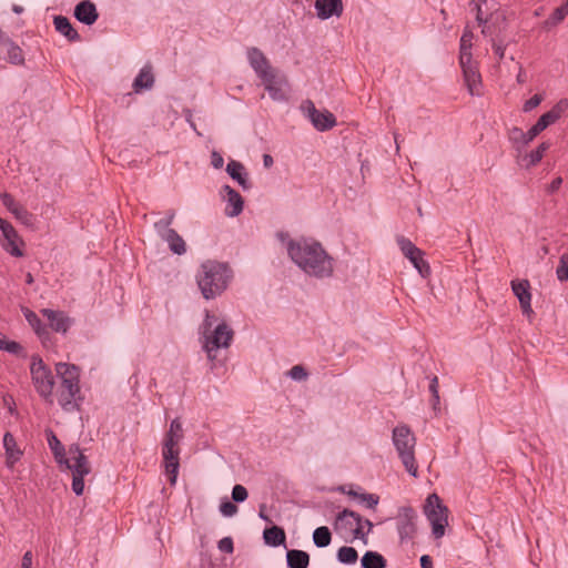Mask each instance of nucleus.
<instances>
[{
  "label": "nucleus",
  "instance_id": "393cba45",
  "mask_svg": "<svg viewBox=\"0 0 568 568\" xmlns=\"http://www.w3.org/2000/svg\"><path fill=\"white\" fill-rule=\"evenodd\" d=\"M3 447L6 449L7 465L11 468L22 456L13 435L7 432L3 436Z\"/></svg>",
  "mask_w": 568,
  "mask_h": 568
},
{
  "label": "nucleus",
  "instance_id": "f257e3e1",
  "mask_svg": "<svg viewBox=\"0 0 568 568\" xmlns=\"http://www.w3.org/2000/svg\"><path fill=\"white\" fill-rule=\"evenodd\" d=\"M286 248L292 261L306 274L317 278L332 276L333 257L328 255L321 243L308 240H290Z\"/></svg>",
  "mask_w": 568,
  "mask_h": 568
},
{
  "label": "nucleus",
  "instance_id": "052dcab7",
  "mask_svg": "<svg viewBox=\"0 0 568 568\" xmlns=\"http://www.w3.org/2000/svg\"><path fill=\"white\" fill-rule=\"evenodd\" d=\"M13 229L14 227L9 222L0 217V230L3 235H13Z\"/></svg>",
  "mask_w": 568,
  "mask_h": 568
},
{
  "label": "nucleus",
  "instance_id": "9b49d317",
  "mask_svg": "<svg viewBox=\"0 0 568 568\" xmlns=\"http://www.w3.org/2000/svg\"><path fill=\"white\" fill-rule=\"evenodd\" d=\"M265 90L272 100L283 102L288 99V81L284 74L276 69L266 77L261 78Z\"/></svg>",
  "mask_w": 568,
  "mask_h": 568
},
{
  "label": "nucleus",
  "instance_id": "49530a36",
  "mask_svg": "<svg viewBox=\"0 0 568 568\" xmlns=\"http://www.w3.org/2000/svg\"><path fill=\"white\" fill-rule=\"evenodd\" d=\"M237 506L230 500H224L220 505V511L225 517H232L237 513Z\"/></svg>",
  "mask_w": 568,
  "mask_h": 568
},
{
  "label": "nucleus",
  "instance_id": "dca6fc26",
  "mask_svg": "<svg viewBox=\"0 0 568 568\" xmlns=\"http://www.w3.org/2000/svg\"><path fill=\"white\" fill-rule=\"evenodd\" d=\"M567 106L566 101H560L550 111L544 113L538 121L530 128V135H538L549 125L555 123Z\"/></svg>",
  "mask_w": 568,
  "mask_h": 568
},
{
  "label": "nucleus",
  "instance_id": "bb28decb",
  "mask_svg": "<svg viewBox=\"0 0 568 568\" xmlns=\"http://www.w3.org/2000/svg\"><path fill=\"white\" fill-rule=\"evenodd\" d=\"M226 172L244 190H248L251 187V184L247 179V173L245 172V168L241 162L232 160L226 166Z\"/></svg>",
  "mask_w": 568,
  "mask_h": 568
},
{
  "label": "nucleus",
  "instance_id": "f8f14e48",
  "mask_svg": "<svg viewBox=\"0 0 568 568\" xmlns=\"http://www.w3.org/2000/svg\"><path fill=\"white\" fill-rule=\"evenodd\" d=\"M417 513L412 507H402L397 516V531L400 542L413 540L417 532Z\"/></svg>",
  "mask_w": 568,
  "mask_h": 568
},
{
  "label": "nucleus",
  "instance_id": "bf43d9fd",
  "mask_svg": "<svg viewBox=\"0 0 568 568\" xmlns=\"http://www.w3.org/2000/svg\"><path fill=\"white\" fill-rule=\"evenodd\" d=\"M561 184H562V179L560 176H557L548 185L547 192L550 194L557 192L560 189Z\"/></svg>",
  "mask_w": 568,
  "mask_h": 568
},
{
  "label": "nucleus",
  "instance_id": "f704fd0d",
  "mask_svg": "<svg viewBox=\"0 0 568 568\" xmlns=\"http://www.w3.org/2000/svg\"><path fill=\"white\" fill-rule=\"evenodd\" d=\"M313 541L318 548L327 547L332 541V534L329 529L326 526L316 528L313 532Z\"/></svg>",
  "mask_w": 568,
  "mask_h": 568
},
{
  "label": "nucleus",
  "instance_id": "58836bf2",
  "mask_svg": "<svg viewBox=\"0 0 568 568\" xmlns=\"http://www.w3.org/2000/svg\"><path fill=\"white\" fill-rule=\"evenodd\" d=\"M537 135H530V129L524 132L519 128H513L510 131V140L521 142L524 145L529 144Z\"/></svg>",
  "mask_w": 568,
  "mask_h": 568
},
{
  "label": "nucleus",
  "instance_id": "a19ab883",
  "mask_svg": "<svg viewBox=\"0 0 568 568\" xmlns=\"http://www.w3.org/2000/svg\"><path fill=\"white\" fill-rule=\"evenodd\" d=\"M557 278L560 282L568 281V254H562L556 270Z\"/></svg>",
  "mask_w": 568,
  "mask_h": 568
},
{
  "label": "nucleus",
  "instance_id": "423d86ee",
  "mask_svg": "<svg viewBox=\"0 0 568 568\" xmlns=\"http://www.w3.org/2000/svg\"><path fill=\"white\" fill-rule=\"evenodd\" d=\"M30 374L33 386L41 398L48 403L53 402L54 377L51 369L41 357L32 356Z\"/></svg>",
  "mask_w": 568,
  "mask_h": 568
},
{
  "label": "nucleus",
  "instance_id": "f03ea898",
  "mask_svg": "<svg viewBox=\"0 0 568 568\" xmlns=\"http://www.w3.org/2000/svg\"><path fill=\"white\" fill-rule=\"evenodd\" d=\"M232 271L227 264L207 260L196 273L197 286L205 300L220 296L229 286Z\"/></svg>",
  "mask_w": 568,
  "mask_h": 568
},
{
  "label": "nucleus",
  "instance_id": "39448f33",
  "mask_svg": "<svg viewBox=\"0 0 568 568\" xmlns=\"http://www.w3.org/2000/svg\"><path fill=\"white\" fill-rule=\"evenodd\" d=\"M72 471V490L77 496L83 494L84 477L91 473V464L88 457L83 454L79 445L73 444L69 446L68 457L64 458L63 464Z\"/></svg>",
  "mask_w": 568,
  "mask_h": 568
},
{
  "label": "nucleus",
  "instance_id": "5701e85b",
  "mask_svg": "<svg viewBox=\"0 0 568 568\" xmlns=\"http://www.w3.org/2000/svg\"><path fill=\"white\" fill-rule=\"evenodd\" d=\"M74 17L78 21L91 26L98 20L99 13L93 2L83 0L75 6Z\"/></svg>",
  "mask_w": 568,
  "mask_h": 568
},
{
  "label": "nucleus",
  "instance_id": "c03bdc74",
  "mask_svg": "<svg viewBox=\"0 0 568 568\" xmlns=\"http://www.w3.org/2000/svg\"><path fill=\"white\" fill-rule=\"evenodd\" d=\"M26 318L29 322V324L34 328L38 335H41L42 333L45 332V328L43 327L40 318L37 316L36 313L28 311V313H26Z\"/></svg>",
  "mask_w": 568,
  "mask_h": 568
},
{
  "label": "nucleus",
  "instance_id": "774afa93",
  "mask_svg": "<svg viewBox=\"0 0 568 568\" xmlns=\"http://www.w3.org/2000/svg\"><path fill=\"white\" fill-rule=\"evenodd\" d=\"M263 163L265 168H270L273 165V158L270 154H264Z\"/></svg>",
  "mask_w": 568,
  "mask_h": 568
},
{
  "label": "nucleus",
  "instance_id": "7ed1b4c3",
  "mask_svg": "<svg viewBox=\"0 0 568 568\" xmlns=\"http://www.w3.org/2000/svg\"><path fill=\"white\" fill-rule=\"evenodd\" d=\"M55 372L60 378L58 403L64 412L79 410L82 400L79 368L73 364L60 362L55 364Z\"/></svg>",
  "mask_w": 568,
  "mask_h": 568
},
{
  "label": "nucleus",
  "instance_id": "9d476101",
  "mask_svg": "<svg viewBox=\"0 0 568 568\" xmlns=\"http://www.w3.org/2000/svg\"><path fill=\"white\" fill-rule=\"evenodd\" d=\"M397 244L403 255L409 260L414 267L418 271L422 277H427L430 274V266L424 260V252L418 248L410 240L398 236Z\"/></svg>",
  "mask_w": 568,
  "mask_h": 568
},
{
  "label": "nucleus",
  "instance_id": "4be33fe9",
  "mask_svg": "<svg viewBox=\"0 0 568 568\" xmlns=\"http://www.w3.org/2000/svg\"><path fill=\"white\" fill-rule=\"evenodd\" d=\"M317 17L327 20L332 17L339 18L343 13L342 0H315Z\"/></svg>",
  "mask_w": 568,
  "mask_h": 568
},
{
  "label": "nucleus",
  "instance_id": "6e6552de",
  "mask_svg": "<svg viewBox=\"0 0 568 568\" xmlns=\"http://www.w3.org/2000/svg\"><path fill=\"white\" fill-rule=\"evenodd\" d=\"M233 329L224 322L217 324L213 331L204 336V349L210 359H214L213 352L227 348L233 339Z\"/></svg>",
  "mask_w": 568,
  "mask_h": 568
},
{
  "label": "nucleus",
  "instance_id": "69168bd1",
  "mask_svg": "<svg viewBox=\"0 0 568 568\" xmlns=\"http://www.w3.org/2000/svg\"><path fill=\"white\" fill-rule=\"evenodd\" d=\"M420 566L422 568H433L432 558L428 555H424L420 557Z\"/></svg>",
  "mask_w": 568,
  "mask_h": 568
},
{
  "label": "nucleus",
  "instance_id": "6e6d98bb",
  "mask_svg": "<svg viewBox=\"0 0 568 568\" xmlns=\"http://www.w3.org/2000/svg\"><path fill=\"white\" fill-rule=\"evenodd\" d=\"M361 500L365 501L368 508H374L378 504V497L373 494H361Z\"/></svg>",
  "mask_w": 568,
  "mask_h": 568
},
{
  "label": "nucleus",
  "instance_id": "680f3d73",
  "mask_svg": "<svg viewBox=\"0 0 568 568\" xmlns=\"http://www.w3.org/2000/svg\"><path fill=\"white\" fill-rule=\"evenodd\" d=\"M491 45L495 54L501 60L505 55V47L501 43H497L495 40L491 41Z\"/></svg>",
  "mask_w": 568,
  "mask_h": 568
},
{
  "label": "nucleus",
  "instance_id": "72a5a7b5",
  "mask_svg": "<svg viewBox=\"0 0 568 568\" xmlns=\"http://www.w3.org/2000/svg\"><path fill=\"white\" fill-rule=\"evenodd\" d=\"M473 39H474L473 31L468 27H466L464 29V32L460 38L459 57H463V58L473 57V53H471Z\"/></svg>",
  "mask_w": 568,
  "mask_h": 568
},
{
  "label": "nucleus",
  "instance_id": "7c9ffc66",
  "mask_svg": "<svg viewBox=\"0 0 568 568\" xmlns=\"http://www.w3.org/2000/svg\"><path fill=\"white\" fill-rule=\"evenodd\" d=\"M263 538L266 545L277 547L285 542L286 536L283 528L278 526H272L271 528H266L264 530Z\"/></svg>",
  "mask_w": 568,
  "mask_h": 568
},
{
  "label": "nucleus",
  "instance_id": "6ab92c4d",
  "mask_svg": "<svg viewBox=\"0 0 568 568\" xmlns=\"http://www.w3.org/2000/svg\"><path fill=\"white\" fill-rule=\"evenodd\" d=\"M247 58L251 67L256 72L260 79L266 77L270 72L275 70L270 64L264 53L257 48L248 49Z\"/></svg>",
  "mask_w": 568,
  "mask_h": 568
},
{
  "label": "nucleus",
  "instance_id": "1a4fd4ad",
  "mask_svg": "<svg viewBox=\"0 0 568 568\" xmlns=\"http://www.w3.org/2000/svg\"><path fill=\"white\" fill-rule=\"evenodd\" d=\"M459 67L463 72L464 83L473 97L483 95V80L479 65L473 57H459Z\"/></svg>",
  "mask_w": 568,
  "mask_h": 568
},
{
  "label": "nucleus",
  "instance_id": "ea45409f",
  "mask_svg": "<svg viewBox=\"0 0 568 568\" xmlns=\"http://www.w3.org/2000/svg\"><path fill=\"white\" fill-rule=\"evenodd\" d=\"M567 14L568 12L562 6L556 8L552 14L545 21V27L550 28L557 26Z\"/></svg>",
  "mask_w": 568,
  "mask_h": 568
},
{
  "label": "nucleus",
  "instance_id": "ddd939ff",
  "mask_svg": "<svg viewBox=\"0 0 568 568\" xmlns=\"http://www.w3.org/2000/svg\"><path fill=\"white\" fill-rule=\"evenodd\" d=\"M304 109L316 130L327 131L335 126L336 119L329 111H318L310 100L305 102Z\"/></svg>",
  "mask_w": 568,
  "mask_h": 568
},
{
  "label": "nucleus",
  "instance_id": "338daca9",
  "mask_svg": "<svg viewBox=\"0 0 568 568\" xmlns=\"http://www.w3.org/2000/svg\"><path fill=\"white\" fill-rule=\"evenodd\" d=\"M526 80H527L526 72H525V70L523 69V67H521V65H519V72H518V74H517V82H518L519 84H523V83H525V82H526Z\"/></svg>",
  "mask_w": 568,
  "mask_h": 568
},
{
  "label": "nucleus",
  "instance_id": "0e129e2a",
  "mask_svg": "<svg viewBox=\"0 0 568 568\" xmlns=\"http://www.w3.org/2000/svg\"><path fill=\"white\" fill-rule=\"evenodd\" d=\"M429 392L432 393V396L434 398H437V394H438V378L436 376L433 377V379L430 381Z\"/></svg>",
  "mask_w": 568,
  "mask_h": 568
},
{
  "label": "nucleus",
  "instance_id": "412c9836",
  "mask_svg": "<svg viewBox=\"0 0 568 568\" xmlns=\"http://www.w3.org/2000/svg\"><path fill=\"white\" fill-rule=\"evenodd\" d=\"M163 462L165 467V473L169 476L170 484L174 485L176 483L178 470L180 467V448H164L162 449Z\"/></svg>",
  "mask_w": 568,
  "mask_h": 568
},
{
  "label": "nucleus",
  "instance_id": "aec40b11",
  "mask_svg": "<svg viewBox=\"0 0 568 568\" xmlns=\"http://www.w3.org/2000/svg\"><path fill=\"white\" fill-rule=\"evenodd\" d=\"M41 314L48 320L50 327L59 333H65L72 324V320L61 311L43 308Z\"/></svg>",
  "mask_w": 568,
  "mask_h": 568
},
{
  "label": "nucleus",
  "instance_id": "4468645a",
  "mask_svg": "<svg viewBox=\"0 0 568 568\" xmlns=\"http://www.w3.org/2000/svg\"><path fill=\"white\" fill-rule=\"evenodd\" d=\"M365 523L366 527H368V531H371L373 524L368 519H363L362 516L351 509H344L339 511L334 521V528L337 531H352L355 523Z\"/></svg>",
  "mask_w": 568,
  "mask_h": 568
},
{
  "label": "nucleus",
  "instance_id": "4c0bfd02",
  "mask_svg": "<svg viewBox=\"0 0 568 568\" xmlns=\"http://www.w3.org/2000/svg\"><path fill=\"white\" fill-rule=\"evenodd\" d=\"M549 143L542 142L537 146V149L532 150L528 155V163L527 168L536 165L538 162L541 161L545 152L549 149Z\"/></svg>",
  "mask_w": 568,
  "mask_h": 568
},
{
  "label": "nucleus",
  "instance_id": "864d4df0",
  "mask_svg": "<svg viewBox=\"0 0 568 568\" xmlns=\"http://www.w3.org/2000/svg\"><path fill=\"white\" fill-rule=\"evenodd\" d=\"M183 438H180L178 436H172L170 434H165L163 447L164 448H179V444L181 443Z\"/></svg>",
  "mask_w": 568,
  "mask_h": 568
},
{
  "label": "nucleus",
  "instance_id": "603ef678",
  "mask_svg": "<svg viewBox=\"0 0 568 568\" xmlns=\"http://www.w3.org/2000/svg\"><path fill=\"white\" fill-rule=\"evenodd\" d=\"M542 101V97L540 94H535L529 100L524 103L523 110L524 112H530L535 108H537Z\"/></svg>",
  "mask_w": 568,
  "mask_h": 568
},
{
  "label": "nucleus",
  "instance_id": "c85d7f7f",
  "mask_svg": "<svg viewBox=\"0 0 568 568\" xmlns=\"http://www.w3.org/2000/svg\"><path fill=\"white\" fill-rule=\"evenodd\" d=\"M286 564L288 568H307L310 565V555L304 550H287Z\"/></svg>",
  "mask_w": 568,
  "mask_h": 568
},
{
  "label": "nucleus",
  "instance_id": "79ce46f5",
  "mask_svg": "<svg viewBox=\"0 0 568 568\" xmlns=\"http://www.w3.org/2000/svg\"><path fill=\"white\" fill-rule=\"evenodd\" d=\"M0 349L11 354H19L22 347L14 341H7L6 336L0 333Z\"/></svg>",
  "mask_w": 568,
  "mask_h": 568
},
{
  "label": "nucleus",
  "instance_id": "b1692460",
  "mask_svg": "<svg viewBox=\"0 0 568 568\" xmlns=\"http://www.w3.org/2000/svg\"><path fill=\"white\" fill-rule=\"evenodd\" d=\"M223 191L225 193L224 199L227 202L225 214L230 217L240 215L244 205V201L241 194L230 185H224Z\"/></svg>",
  "mask_w": 568,
  "mask_h": 568
},
{
  "label": "nucleus",
  "instance_id": "473e14b6",
  "mask_svg": "<svg viewBox=\"0 0 568 568\" xmlns=\"http://www.w3.org/2000/svg\"><path fill=\"white\" fill-rule=\"evenodd\" d=\"M363 568H386L385 558L376 551H366L361 559Z\"/></svg>",
  "mask_w": 568,
  "mask_h": 568
},
{
  "label": "nucleus",
  "instance_id": "8fccbe9b",
  "mask_svg": "<svg viewBox=\"0 0 568 568\" xmlns=\"http://www.w3.org/2000/svg\"><path fill=\"white\" fill-rule=\"evenodd\" d=\"M354 523H355L354 528L351 531L353 534V538L361 539V540H364V542H366V535L369 531L368 530L366 532L364 531V526H366L365 523H359V521H354Z\"/></svg>",
  "mask_w": 568,
  "mask_h": 568
},
{
  "label": "nucleus",
  "instance_id": "a211bd4d",
  "mask_svg": "<svg viewBox=\"0 0 568 568\" xmlns=\"http://www.w3.org/2000/svg\"><path fill=\"white\" fill-rule=\"evenodd\" d=\"M2 204L10 211L17 220L26 225H31L33 222V215L22 205H20L13 196L9 193H2L0 195Z\"/></svg>",
  "mask_w": 568,
  "mask_h": 568
},
{
  "label": "nucleus",
  "instance_id": "de8ad7c7",
  "mask_svg": "<svg viewBox=\"0 0 568 568\" xmlns=\"http://www.w3.org/2000/svg\"><path fill=\"white\" fill-rule=\"evenodd\" d=\"M288 376L295 381H303L307 377V372L302 365H295L288 371Z\"/></svg>",
  "mask_w": 568,
  "mask_h": 568
},
{
  "label": "nucleus",
  "instance_id": "f3484780",
  "mask_svg": "<svg viewBox=\"0 0 568 568\" xmlns=\"http://www.w3.org/2000/svg\"><path fill=\"white\" fill-rule=\"evenodd\" d=\"M511 290L515 296L518 298L520 307L524 314H531V294H530V284L528 280L521 281H511Z\"/></svg>",
  "mask_w": 568,
  "mask_h": 568
},
{
  "label": "nucleus",
  "instance_id": "09e8293b",
  "mask_svg": "<svg viewBox=\"0 0 568 568\" xmlns=\"http://www.w3.org/2000/svg\"><path fill=\"white\" fill-rule=\"evenodd\" d=\"M216 321L215 316L211 314L209 311L205 312V318L203 321V324L201 326V331L203 334V337L209 334L212 329V326L214 322Z\"/></svg>",
  "mask_w": 568,
  "mask_h": 568
},
{
  "label": "nucleus",
  "instance_id": "20e7f679",
  "mask_svg": "<svg viewBox=\"0 0 568 568\" xmlns=\"http://www.w3.org/2000/svg\"><path fill=\"white\" fill-rule=\"evenodd\" d=\"M393 444L398 453L405 469L413 477L418 476V467L415 460L416 437L405 424H399L393 429Z\"/></svg>",
  "mask_w": 568,
  "mask_h": 568
},
{
  "label": "nucleus",
  "instance_id": "e2e57ef3",
  "mask_svg": "<svg viewBox=\"0 0 568 568\" xmlns=\"http://www.w3.org/2000/svg\"><path fill=\"white\" fill-rule=\"evenodd\" d=\"M32 567V552L28 550L24 552L22 557V562L20 568H31Z\"/></svg>",
  "mask_w": 568,
  "mask_h": 568
},
{
  "label": "nucleus",
  "instance_id": "0eeeda50",
  "mask_svg": "<svg viewBox=\"0 0 568 568\" xmlns=\"http://www.w3.org/2000/svg\"><path fill=\"white\" fill-rule=\"evenodd\" d=\"M424 513L432 525V534L436 539L445 535L448 526V508L443 504L437 494H430L424 505Z\"/></svg>",
  "mask_w": 568,
  "mask_h": 568
},
{
  "label": "nucleus",
  "instance_id": "a878e982",
  "mask_svg": "<svg viewBox=\"0 0 568 568\" xmlns=\"http://www.w3.org/2000/svg\"><path fill=\"white\" fill-rule=\"evenodd\" d=\"M54 28L58 32L64 36L69 41L75 42L80 40V34L72 27L70 20L63 16H57L53 19Z\"/></svg>",
  "mask_w": 568,
  "mask_h": 568
},
{
  "label": "nucleus",
  "instance_id": "a18cd8bd",
  "mask_svg": "<svg viewBox=\"0 0 568 568\" xmlns=\"http://www.w3.org/2000/svg\"><path fill=\"white\" fill-rule=\"evenodd\" d=\"M248 494L247 489L242 485H235L232 489V499L235 503H243L246 500Z\"/></svg>",
  "mask_w": 568,
  "mask_h": 568
},
{
  "label": "nucleus",
  "instance_id": "3c124183",
  "mask_svg": "<svg viewBox=\"0 0 568 568\" xmlns=\"http://www.w3.org/2000/svg\"><path fill=\"white\" fill-rule=\"evenodd\" d=\"M166 434H170L172 436H178L180 438H183V427H182V423L179 418H175L171 422L170 424V428L169 430L166 432Z\"/></svg>",
  "mask_w": 568,
  "mask_h": 568
},
{
  "label": "nucleus",
  "instance_id": "e433bc0d",
  "mask_svg": "<svg viewBox=\"0 0 568 568\" xmlns=\"http://www.w3.org/2000/svg\"><path fill=\"white\" fill-rule=\"evenodd\" d=\"M358 558L357 550L353 547L344 546L337 551V559L342 564H354Z\"/></svg>",
  "mask_w": 568,
  "mask_h": 568
},
{
  "label": "nucleus",
  "instance_id": "4d7b16f0",
  "mask_svg": "<svg viewBox=\"0 0 568 568\" xmlns=\"http://www.w3.org/2000/svg\"><path fill=\"white\" fill-rule=\"evenodd\" d=\"M211 164L215 169H221L223 166L224 159H223V156L217 151H213L212 152V154H211Z\"/></svg>",
  "mask_w": 568,
  "mask_h": 568
},
{
  "label": "nucleus",
  "instance_id": "c9c22d12",
  "mask_svg": "<svg viewBox=\"0 0 568 568\" xmlns=\"http://www.w3.org/2000/svg\"><path fill=\"white\" fill-rule=\"evenodd\" d=\"M3 236L7 241V243L3 244V248L13 256H17V257L22 256L23 252L18 246L19 236H18L17 231L13 229V235L8 234V235H3Z\"/></svg>",
  "mask_w": 568,
  "mask_h": 568
},
{
  "label": "nucleus",
  "instance_id": "13d9d810",
  "mask_svg": "<svg viewBox=\"0 0 568 568\" xmlns=\"http://www.w3.org/2000/svg\"><path fill=\"white\" fill-rule=\"evenodd\" d=\"M469 7L473 11L476 12V20L479 24L484 23V19L481 17V8H480V3H478L476 0H470L469 2Z\"/></svg>",
  "mask_w": 568,
  "mask_h": 568
},
{
  "label": "nucleus",
  "instance_id": "c756f323",
  "mask_svg": "<svg viewBox=\"0 0 568 568\" xmlns=\"http://www.w3.org/2000/svg\"><path fill=\"white\" fill-rule=\"evenodd\" d=\"M154 83V77L150 67L141 69L140 73L133 81V89L135 92H141L145 89H151Z\"/></svg>",
  "mask_w": 568,
  "mask_h": 568
},
{
  "label": "nucleus",
  "instance_id": "5fc2aeb1",
  "mask_svg": "<svg viewBox=\"0 0 568 568\" xmlns=\"http://www.w3.org/2000/svg\"><path fill=\"white\" fill-rule=\"evenodd\" d=\"M219 549L226 554H232L234 550L233 540L231 537H224L219 541Z\"/></svg>",
  "mask_w": 568,
  "mask_h": 568
},
{
  "label": "nucleus",
  "instance_id": "2f4dec72",
  "mask_svg": "<svg viewBox=\"0 0 568 568\" xmlns=\"http://www.w3.org/2000/svg\"><path fill=\"white\" fill-rule=\"evenodd\" d=\"M47 439H48L49 447L52 450L57 463L62 465L64 458L67 457L64 446L61 444V442L59 440V438L55 436V434L52 430L47 432Z\"/></svg>",
  "mask_w": 568,
  "mask_h": 568
},
{
  "label": "nucleus",
  "instance_id": "2eb2a0df",
  "mask_svg": "<svg viewBox=\"0 0 568 568\" xmlns=\"http://www.w3.org/2000/svg\"><path fill=\"white\" fill-rule=\"evenodd\" d=\"M0 59L16 65L24 63L23 51L7 34L0 38Z\"/></svg>",
  "mask_w": 568,
  "mask_h": 568
},
{
  "label": "nucleus",
  "instance_id": "37998d69",
  "mask_svg": "<svg viewBox=\"0 0 568 568\" xmlns=\"http://www.w3.org/2000/svg\"><path fill=\"white\" fill-rule=\"evenodd\" d=\"M173 219H174V212H170L168 214L166 217H163L161 220H159L158 222L154 223V227L156 230V232L159 233L160 236H162V234L166 231V230H171L170 229V225L172 224L173 222Z\"/></svg>",
  "mask_w": 568,
  "mask_h": 568
},
{
  "label": "nucleus",
  "instance_id": "cd10ccee",
  "mask_svg": "<svg viewBox=\"0 0 568 568\" xmlns=\"http://www.w3.org/2000/svg\"><path fill=\"white\" fill-rule=\"evenodd\" d=\"M161 239L169 244L170 250L174 254L182 255L186 252L185 242L175 230H166Z\"/></svg>",
  "mask_w": 568,
  "mask_h": 568
}]
</instances>
